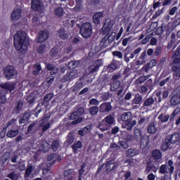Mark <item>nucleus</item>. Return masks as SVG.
Wrapping results in <instances>:
<instances>
[{"mask_svg": "<svg viewBox=\"0 0 180 180\" xmlns=\"http://www.w3.org/2000/svg\"><path fill=\"white\" fill-rule=\"evenodd\" d=\"M14 46L20 54H25L27 51L29 38L26 32L20 30L17 32L14 36Z\"/></svg>", "mask_w": 180, "mask_h": 180, "instance_id": "f257e3e1", "label": "nucleus"}, {"mask_svg": "<svg viewBox=\"0 0 180 180\" xmlns=\"http://www.w3.org/2000/svg\"><path fill=\"white\" fill-rule=\"evenodd\" d=\"M115 114H110L99 122L98 129L101 131H106L112 129V126H115Z\"/></svg>", "mask_w": 180, "mask_h": 180, "instance_id": "f03ea898", "label": "nucleus"}, {"mask_svg": "<svg viewBox=\"0 0 180 180\" xmlns=\"http://www.w3.org/2000/svg\"><path fill=\"white\" fill-rule=\"evenodd\" d=\"M132 117L133 115L130 112H124L121 116V120L124 122L122 124V128L126 129L128 131H130V130L137 124V121L136 120L131 121Z\"/></svg>", "mask_w": 180, "mask_h": 180, "instance_id": "7ed1b4c3", "label": "nucleus"}, {"mask_svg": "<svg viewBox=\"0 0 180 180\" xmlns=\"http://www.w3.org/2000/svg\"><path fill=\"white\" fill-rule=\"evenodd\" d=\"M92 25L89 22H84L79 27V33L84 39H89L92 36Z\"/></svg>", "mask_w": 180, "mask_h": 180, "instance_id": "20e7f679", "label": "nucleus"}, {"mask_svg": "<svg viewBox=\"0 0 180 180\" xmlns=\"http://www.w3.org/2000/svg\"><path fill=\"white\" fill-rule=\"evenodd\" d=\"M4 74L6 79L9 81V79H13L18 77V70L16 68L12 65H8L4 68Z\"/></svg>", "mask_w": 180, "mask_h": 180, "instance_id": "39448f33", "label": "nucleus"}, {"mask_svg": "<svg viewBox=\"0 0 180 180\" xmlns=\"http://www.w3.org/2000/svg\"><path fill=\"white\" fill-rule=\"evenodd\" d=\"M115 37L116 34L114 32L105 35L101 41L100 45L101 46V49H106V47L110 46V44L115 40Z\"/></svg>", "mask_w": 180, "mask_h": 180, "instance_id": "423d86ee", "label": "nucleus"}, {"mask_svg": "<svg viewBox=\"0 0 180 180\" xmlns=\"http://www.w3.org/2000/svg\"><path fill=\"white\" fill-rule=\"evenodd\" d=\"M101 65H102V60H96L93 65L88 67V68L86 69L87 74L89 75L92 74H95L96 72H98Z\"/></svg>", "mask_w": 180, "mask_h": 180, "instance_id": "0eeeda50", "label": "nucleus"}, {"mask_svg": "<svg viewBox=\"0 0 180 180\" xmlns=\"http://www.w3.org/2000/svg\"><path fill=\"white\" fill-rule=\"evenodd\" d=\"M170 98V105L171 106H177L180 105V92L176 91H173L169 95Z\"/></svg>", "mask_w": 180, "mask_h": 180, "instance_id": "6e6552de", "label": "nucleus"}, {"mask_svg": "<svg viewBox=\"0 0 180 180\" xmlns=\"http://www.w3.org/2000/svg\"><path fill=\"white\" fill-rule=\"evenodd\" d=\"M112 26L113 25H112V20L108 18L107 20H105L102 27L103 34H105V36L108 35L109 33H110V30L112 29Z\"/></svg>", "mask_w": 180, "mask_h": 180, "instance_id": "1a4fd4ad", "label": "nucleus"}, {"mask_svg": "<svg viewBox=\"0 0 180 180\" xmlns=\"http://www.w3.org/2000/svg\"><path fill=\"white\" fill-rule=\"evenodd\" d=\"M22 18V10L21 8H14L11 14V19L13 22L19 20Z\"/></svg>", "mask_w": 180, "mask_h": 180, "instance_id": "9d476101", "label": "nucleus"}, {"mask_svg": "<svg viewBox=\"0 0 180 180\" xmlns=\"http://www.w3.org/2000/svg\"><path fill=\"white\" fill-rule=\"evenodd\" d=\"M49 31H39L37 38V43H44L49 39Z\"/></svg>", "mask_w": 180, "mask_h": 180, "instance_id": "9b49d317", "label": "nucleus"}, {"mask_svg": "<svg viewBox=\"0 0 180 180\" xmlns=\"http://www.w3.org/2000/svg\"><path fill=\"white\" fill-rule=\"evenodd\" d=\"M15 84L13 82H6L5 84L1 85L0 91L4 89V91H7L6 94H8V91H9V92H12V91H13L15 88Z\"/></svg>", "mask_w": 180, "mask_h": 180, "instance_id": "f8f14e48", "label": "nucleus"}, {"mask_svg": "<svg viewBox=\"0 0 180 180\" xmlns=\"http://www.w3.org/2000/svg\"><path fill=\"white\" fill-rule=\"evenodd\" d=\"M110 110H112V104L110 102L103 103L99 106L100 113H106L110 112Z\"/></svg>", "mask_w": 180, "mask_h": 180, "instance_id": "ddd939ff", "label": "nucleus"}, {"mask_svg": "<svg viewBox=\"0 0 180 180\" xmlns=\"http://www.w3.org/2000/svg\"><path fill=\"white\" fill-rule=\"evenodd\" d=\"M166 137H167L172 144L180 143V135L178 132L167 135Z\"/></svg>", "mask_w": 180, "mask_h": 180, "instance_id": "4468645a", "label": "nucleus"}, {"mask_svg": "<svg viewBox=\"0 0 180 180\" xmlns=\"http://www.w3.org/2000/svg\"><path fill=\"white\" fill-rule=\"evenodd\" d=\"M23 110V101H18L15 103V108L13 110L12 115H20Z\"/></svg>", "mask_w": 180, "mask_h": 180, "instance_id": "2eb2a0df", "label": "nucleus"}, {"mask_svg": "<svg viewBox=\"0 0 180 180\" xmlns=\"http://www.w3.org/2000/svg\"><path fill=\"white\" fill-rule=\"evenodd\" d=\"M31 8L33 11H41L43 9V2L40 0H32L31 4Z\"/></svg>", "mask_w": 180, "mask_h": 180, "instance_id": "dca6fc26", "label": "nucleus"}, {"mask_svg": "<svg viewBox=\"0 0 180 180\" xmlns=\"http://www.w3.org/2000/svg\"><path fill=\"white\" fill-rule=\"evenodd\" d=\"M34 169H36V166H34V165L32 163H28L24 174L25 179H27V178H30L32 175V172H33Z\"/></svg>", "mask_w": 180, "mask_h": 180, "instance_id": "f3484780", "label": "nucleus"}, {"mask_svg": "<svg viewBox=\"0 0 180 180\" xmlns=\"http://www.w3.org/2000/svg\"><path fill=\"white\" fill-rule=\"evenodd\" d=\"M124 60L126 63H129L130 59L134 58L132 53H130V47L127 46L124 51Z\"/></svg>", "mask_w": 180, "mask_h": 180, "instance_id": "a211bd4d", "label": "nucleus"}, {"mask_svg": "<svg viewBox=\"0 0 180 180\" xmlns=\"http://www.w3.org/2000/svg\"><path fill=\"white\" fill-rule=\"evenodd\" d=\"M172 143L169 141L167 137H165V141L162 143L160 146V149L162 151H167V150H169V148H172Z\"/></svg>", "mask_w": 180, "mask_h": 180, "instance_id": "6ab92c4d", "label": "nucleus"}, {"mask_svg": "<svg viewBox=\"0 0 180 180\" xmlns=\"http://www.w3.org/2000/svg\"><path fill=\"white\" fill-rule=\"evenodd\" d=\"M46 68L48 70V71H51V75H56V74H58V68L53 64H47L46 65Z\"/></svg>", "mask_w": 180, "mask_h": 180, "instance_id": "aec40b11", "label": "nucleus"}, {"mask_svg": "<svg viewBox=\"0 0 180 180\" xmlns=\"http://www.w3.org/2000/svg\"><path fill=\"white\" fill-rule=\"evenodd\" d=\"M151 156L155 162L160 161V160L162 158V153H161V151H160V150L155 149L152 151Z\"/></svg>", "mask_w": 180, "mask_h": 180, "instance_id": "412c9836", "label": "nucleus"}, {"mask_svg": "<svg viewBox=\"0 0 180 180\" xmlns=\"http://www.w3.org/2000/svg\"><path fill=\"white\" fill-rule=\"evenodd\" d=\"M139 141L141 148H146V147H147V146L150 143V136H143Z\"/></svg>", "mask_w": 180, "mask_h": 180, "instance_id": "4be33fe9", "label": "nucleus"}, {"mask_svg": "<svg viewBox=\"0 0 180 180\" xmlns=\"http://www.w3.org/2000/svg\"><path fill=\"white\" fill-rule=\"evenodd\" d=\"M131 102L132 105H141L143 103V95L136 94Z\"/></svg>", "mask_w": 180, "mask_h": 180, "instance_id": "5701e85b", "label": "nucleus"}, {"mask_svg": "<svg viewBox=\"0 0 180 180\" xmlns=\"http://www.w3.org/2000/svg\"><path fill=\"white\" fill-rule=\"evenodd\" d=\"M36 99H37V94H36V91L31 92L27 97V103L30 105L34 103Z\"/></svg>", "mask_w": 180, "mask_h": 180, "instance_id": "b1692460", "label": "nucleus"}, {"mask_svg": "<svg viewBox=\"0 0 180 180\" xmlns=\"http://www.w3.org/2000/svg\"><path fill=\"white\" fill-rule=\"evenodd\" d=\"M146 57H147V52L144 51L138 58V60L136 61V64L137 65H143V64H146Z\"/></svg>", "mask_w": 180, "mask_h": 180, "instance_id": "393cba45", "label": "nucleus"}, {"mask_svg": "<svg viewBox=\"0 0 180 180\" xmlns=\"http://www.w3.org/2000/svg\"><path fill=\"white\" fill-rule=\"evenodd\" d=\"M82 148V143L80 141H78L77 143H75L72 146V149L74 154H78L79 153V150Z\"/></svg>", "mask_w": 180, "mask_h": 180, "instance_id": "a878e982", "label": "nucleus"}, {"mask_svg": "<svg viewBox=\"0 0 180 180\" xmlns=\"http://www.w3.org/2000/svg\"><path fill=\"white\" fill-rule=\"evenodd\" d=\"M103 18V12L96 13L93 15L94 23H95V25H99V23H101V18Z\"/></svg>", "mask_w": 180, "mask_h": 180, "instance_id": "bb28decb", "label": "nucleus"}, {"mask_svg": "<svg viewBox=\"0 0 180 180\" xmlns=\"http://www.w3.org/2000/svg\"><path fill=\"white\" fill-rule=\"evenodd\" d=\"M105 174H109L111 171H113L116 168V165L113 163V161H109L105 165Z\"/></svg>", "mask_w": 180, "mask_h": 180, "instance_id": "cd10ccee", "label": "nucleus"}, {"mask_svg": "<svg viewBox=\"0 0 180 180\" xmlns=\"http://www.w3.org/2000/svg\"><path fill=\"white\" fill-rule=\"evenodd\" d=\"M147 130L150 134H154L157 133V127H155V123L154 122H150L147 126Z\"/></svg>", "mask_w": 180, "mask_h": 180, "instance_id": "c85d7f7f", "label": "nucleus"}, {"mask_svg": "<svg viewBox=\"0 0 180 180\" xmlns=\"http://www.w3.org/2000/svg\"><path fill=\"white\" fill-rule=\"evenodd\" d=\"M61 158L57 153H51L48 155V161L50 162H53L54 164L55 161H60Z\"/></svg>", "mask_w": 180, "mask_h": 180, "instance_id": "c756f323", "label": "nucleus"}, {"mask_svg": "<svg viewBox=\"0 0 180 180\" xmlns=\"http://www.w3.org/2000/svg\"><path fill=\"white\" fill-rule=\"evenodd\" d=\"M156 65L157 61L155 60H152L150 61V63H147L145 66H143L142 70H143V71H146V72H148V70H150V68H153V67H155Z\"/></svg>", "mask_w": 180, "mask_h": 180, "instance_id": "7c9ffc66", "label": "nucleus"}, {"mask_svg": "<svg viewBox=\"0 0 180 180\" xmlns=\"http://www.w3.org/2000/svg\"><path fill=\"white\" fill-rule=\"evenodd\" d=\"M139 150L136 148H129L128 150L126 151V155L127 157H134L135 155H139Z\"/></svg>", "mask_w": 180, "mask_h": 180, "instance_id": "2f4dec72", "label": "nucleus"}, {"mask_svg": "<svg viewBox=\"0 0 180 180\" xmlns=\"http://www.w3.org/2000/svg\"><path fill=\"white\" fill-rule=\"evenodd\" d=\"M153 105H154V98L149 97L143 101V108H150Z\"/></svg>", "mask_w": 180, "mask_h": 180, "instance_id": "473e14b6", "label": "nucleus"}, {"mask_svg": "<svg viewBox=\"0 0 180 180\" xmlns=\"http://www.w3.org/2000/svg\"><path fill=\"white\" fill-rule=\"evenodd\" d=\"M70 120H75L77 119L76 121H74V122H75V123H81V122H82V120H84V119L82 117H79V115L75 111H74L70 115Z\"/></svg>", "mask_w": 180, "mask_h": 180, "instance_id": "72a5a7b5", "label": "nucleus"}, {"mask_svg": "<svg viewBox=\"0 0 180 180\" xmlns=\"http://www.w3.org/2000/svg\"><path fill=\"white\" fill-rule=\"evenodd\" d=\"M77 71L73 70L72 72H70L65 75V81H71V79H74L77 78Z\"/></svg>", "mask_w": 180, "mask_h": 180, "instance_id": "f704fd0d", "label": "nucleus"}, {"mask_svg": "<svg viewBox=\"0 0 180 180\" xmlns=\"http://www.w3.org/2000/svg\"><path fill=\"white\" fill-rule=\"evenodd\" d=\"M58 34L59 37H60V39H63V40L65 39H68V37L70 36L68 32H67V31H65V30L63 27H61L58 30Z\"/></svg>", "mask_w": 180, "mask_h": 180, "instance_id": "c9c22d12", "label": "nucleus"}, {"mask_svg": "<svg viewBox=\"0 0 180 180\" xmlns=\"http://www.w3.org/2000/svg\"><path fill=\"white\" fill-rule=\"evenodd\" d=\"M142 134H143V133L141 132V130H140V129H136L134 130V137L136 141H137L139 143V141H140V140H141V138L143 137Z\"/></svg>", "mask_w": 180, "mask_h": 180, "instance_id": "e433bc0d", "label": "nucleus"}, {"mask_svg": "<svg viewBox=\"0 0 180 180\" xmlns=\"http://www.w3.org/2000/svg\"><path fill=\"white\" fill-rule=\"evenodd\" d=\"M74 143V133L70 132L67 137L66 141L64 143L65 146H68L69 144H72Z\"/></svg>", "mask_w": 180, "mask_h": 180, "instance_id": "4c0bfd02", "label": "nucleus"}, {"mask_svg": "<svg viewBox=\"0 0 180 180\" xmlns=\"http://www.w3.org/2000/svg\"><path fill=\"white\" fill-rule=\"evenodd\" d=\"M37 124V122H34L28 126L27 129V134H33L36 133V130H34V127Z\"/></svg>", "mask_w": 180, "mask_h": 180, "instance_id": "58836bf2", "label": "nucleus"}, {"mask_svg": "<svg viewBox=\"0 0 180 180\" xmlns=\"http://www.w3.org/2000/svg\"><path fill=\"white\" fill-rule=\"evenodd\" d=\"M40 147H41V150L44 153H47L48 151L50 150L51 146L46 141H42L41 143Z\"/></svg>", "mask_w": 180, "mask_h": 180, "instance_id": "ea45409f", "label": "nucleus"}, {"mask_svg": "<svg viewBox=\"0 0 180 180\" xmlns=\"http://www.w3.org/2000/svg\"><path fill=\"white\" fill-rule=\"evenodd\" d=\"M6 92L4 89L0 90V105H4L6 102Z\"/></svg>", "mask_w": 180, "mask_h": 180, "instance_id": "a19ab883", "label": "nucleus"}, {"mask_svg": "<svg viewBox=\"0 0 180 180\" xmlns=\"http://www.w3.org/2000/svg\"><path fill=\"white\" fill-rule=\"evenodd\" d=\"M160 174H171L169 172V167H168V165H162L159 169Z\"/></svg>", "mask_w": 180, "mask_h": 180, "instance_id": "79ce46f5", "label": "nucleus"}, {"mask_svg": "<svg viewBox=\"0 0 180 180\" xmlns=\"http://www.w3.org/2000/svg\"><path fill=\"white\" fill-rule=\"evenodd\" d=\"M158 120L161 122V123H167L169 120V115L165 113H161L159 117Z\"/></svg>", "mask_w": 180, "mask_h": 180, "instance_id": "37998d69", "label": "nucleus"}, {"mask_svg": "<svg viewBox=\"0 0 180 180\" xmlns=\"http://www.w3.org/2000/svg\"><path fill=\"white\" fill-rule=\"evenodd\" d=\"M41 71V65H40V63H37L34 65V68H33V71H32L33 75H39V74H40Z\"/></svg>", "mask_w": 180, "mask_h": 180, "instance_id": "c03bdc74", "label": "nucleus"}, {"mask_svg": "<svg viewBox=\"0 0 180 180\" xmlns=\"http://www.w3.org/2000/svg\"><path fill=\"white\" fill-rule=\"evenodd\" d=\"M99 112V107L98 106H91L89 108V112L91 116H96Z\"/></svg>", "mask_w": 180, "mask_h": 180, "instance_id": "a18cd8bd", "label": "nucleus"}, {"mask_svg": "<svg viewBox=\"0 0 180 180\" xmlns=\"http://www.w3.org/2000/svg\"><path fill=\"white\" fill-rule=\"evenodd\" d=\"M31 116H32V114H30V112H25L23 117L20 118L19 120L20 124H22L23 123H26V122H28Z\"/></svg>", "mask_w": 180, "mask_h": 180, "instance_id": "49530a36", "label": "nucleus"}, {"mask_svg": "<svg viewBox=\"0 0 180 180\" xmlns=\"http://www.w3.org/2000/svg\"><path fill=\"white\" fill-rule=\"evenodd\" d=\"M79 65V60H71L68 64V68L69 70H74V68H77Z\"/></svg>", "mask_w": 180, "mask_h": 180, "instance_id": "de8ad7c7", "label": "nucleus"}, {"mask_svg": "<svg viewBox=\"0 0 180 180\" xmlns=\"http://www.w3.org/2000/svg\"><path fill=\"white\" fill-rule=\"evenodd\" d=\"M51 150L53 151L56 152L58 148H60V141L58 140H54L52 141L51 146Z\"/></svg>", "mask_w": 180, "mask_h": 180, "instance_id": "09e8293b", "label": "nucleus"}, {"mask_svg": "<svg viewBox=\"0 0 180 180\" xmlns=\"http://www.w3.org/2000/svg\"><path fill=\"white\" fill-rule=\"evenodd\" d=\"M46 51H49V48H47V46H46V44H40L37 49V53H39V54H43Z\"/></svg>", "mask_w": 180, "mask_h": 180, "instance_id": "8fccbe9b", "label": "nucleus"}, {"mask_svg": "<svg viewBox=\"0 0 180 180\" xmlns=\"http://www.w3.org/2000/svg\"><path fill=\"white\" fill-rule=\"evenodd\" d=\"M148 78H150L149 75L141 76L136 80L135 84H136V85H141V84H143V82H146Z\"/></svg>", "mask_w": 180, "mask_h": 180, "instance_id": "3c124183", "label": "nucleus"}, {"mask_svg": "<svg viewBox=\"0 0 180 180\" xmlns=\"http://www.w3.org/2000/svg\"><path fill=\"white\" fill-rule=\"evenodd\" d=\"M120 84H121L120 81H119V80L114 82L111 84L110 91L112 92H115V91H116L117 89H119V86H120Z\"/></svg>", "mask_w": 180, "mask_h": 180, "instance_id": "603ef678", "label": "nucleus"}, {"mask_svg": "<svg viewBox=\"0 0 180 180\" xmlns=\"http://www.w3.org/2000/svg\"><path fill=\"white\" fill-rule=\"evenodd\" d=\"M54 13L56 16H58V18H61L64 13V9L62 7H57L54 10Z\"/></svg>", "mask_w": 180, "mask_h": 180, "instance_id": "864d4df0", "label": "nucleus"}, {"mask_svg": "<svg viewBox=\"0 0 180 180\" xmlns=\"http://www.w3.org/2000/svg\"><path fill=\"white\" fill-rule=\"evenodd\" d=\"M40 127H42V131L43 133H45V131H47L49 129H50V122H48L46 124H44V120H42L41 123L39 124Z\"/></svg>", "mask_w": 180, "mask_h": 180, "instance_id": "5fc2aeb1", "label": "nucleus"}, {"mask_svg": "<svg viewBox=\"0 0 180 180\" xmlns=\"http://www.w3.org/2000/svg\"><path fill=\"white\" fill-rule=\"evenodd\" d=\"M118 144L120 145V147H122V148H124V150H127V148L129 147V142L127 141H120Z\"/></svg>", "mask_w": 180, "mask_h": 180, "instance_id": "6e6d98bb", "label": "nucleus"}, {"mask_svg": "<svg viewBox=\"0 0 180 180\" xmlns=\"http://www.w3.org/2000/svg\"><path fill=\"white\" fill-rule=\"evenodd\" d=\"M171 82V76H168L165 79H163L159 82V85L160 86H164L166 84Z\"/></svg>", "mask_w": 180, "mask_h": 180, "instance_id": "4d7b16f0", "label": "nucleus"}, {"mask_svg": "<svg viewBox=\"0 0 180 180\" xmlns=\"http://www.w3.org/2000/svg\"><path fill=\"white\" fill-rule=\"evenodd\" d=\"M139 119L138 126H141V124H144L146 122H148V120H150V118L147 117H139Z\"/></svg>", "mask_w": 180, "mask_h": 180, "instance_id": "13d9d810", "label": "nucleus"}, {"mask_svg": "<svg viewBox=\"0 0 180 180\" xmlns=\"http://www.w3.org/2000/svg\"><path fill=\"white\" fill-rule=\"evenodd\" d=\"M18 134H19V130H18V129L10 130L7 133L8 137H10L11 139H12V137H16V136H18Z\"/></svg>", "mask_w": 180, "mask_h": 180, "instance_id": "bf43d9fd", "label": "nucleus"}, {"mask_svg": "<svg viewBox=\"0 0 180 180\" xmlns=\"http://www.w3.org/2000/svg\"><path fill=\"white\" fill-rule=\"evenodd\" d=\"M180 111V108H176L173 112L172 113L171 115H169V120H170V122H172L174 120V119H175V116H176V115H178V113H179Z\"/></svg>", "mask_w": 180, "mask_h": 180, "instance_id": "052dcab7", "label": "nucleus"}, {"mask_svg": "<svg viewBox=\"0 0 180 180\" xmlns=\"http://www.w3.org/2000/svg\"><path fill=\"white\" fill-rule=\"evenodd\" d=\"M75 112L79 115V116H82V115H84V112H85V110L84 109V108L81 107V106H77L75 110Z\"/></svg>", "mask_w": 180, "mask_h": 180, "instance_id": "680f3d73", "label": "nucleus"}, {"mask_svg": "<svg viewBox=\"0 0 180 180\" xmlns=\"http://www.w3.org/2000/svg\"><path fill=\"white\" fill-rule=\"evenodd\" d=\"M167 167H169V173L174 174V161H172V160H168Z\"/></svg>", "mask_w": 180, "mask_h": 180, "instance_id": "e2e57ef3", "label": "nucleus"}, {"mask_svg": "<svg viewBox=\"0 0 180 180\" xmlns=\"http://www.w3.org/2000/svg\"><path fill=\"white\" fill-rule=\"evenodd\" d=\"M165 27V25L162 24L160 27H158L155 30V33L158 35L162 34L164 33V30Z\"/></svg>", "mask_w": 180, "mask_h": 180, "instance_id": "0e129e2a", "label": "nucleus"}, {"mask_svg": "<svg viewBox=\"0 0 180 180\" xmlns=\"http://www.w3.org/2000/svg\"><path fill=\"white\" fill-rule=\"evenodd\" d=\"M72 172H74V170L72 169L65 170L64 172H63L64 178H68L69 176H71V175H72Z\"/></svg>", "mask_w": 180, "mask_h": 180, "instance_id": "69168bd1", "label": "nucleus"}, {"mask_svg": "<svg viewBox=\"0 0 180 180\" xmlns=\"http://www.w3.org/2000/svg\"><path fill=\"white\" fill-rule=\"evenodd\" d=\"M89 105H94V106H98V105H99L100 101H98V99L96 98H91L89 101Z\"/></svg>", "mask_w": 180, "mask_h": 180, "instance_id": "338daca9", "label": "nucleus"}, {"mask_svg": "<svg viewBox=\"0 0 180 180\" xmlns=\"http://www.w3.org/2000/svg\"><path fill=\"white\" fill-rule=\"evenodd\" d=\"M147 88L151 91L153 89V79H149L144 84Z\"/></svg>", "mask_w": 180, "mask_h": 180, "instance_id": "774afa93", "label": "nucleus"}]
</instances>
